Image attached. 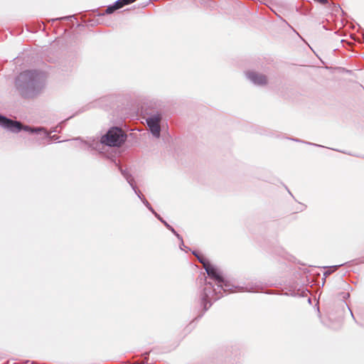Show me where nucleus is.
I'll list each match as a JSON object with an SVG mask.
<instances>
[{
  "mask_svg": "<svg viewBox=\"0 0 364 364\" xmlns=\"http://www.w3.org/2000/svg\"><path fill=\"white\" fill-rule=\"evenodd\" d=\"M44 84L43 73L36 70H26L17 76L15 87L21 97L30 98L40 92Z\"/></svg>",
  "mask_w": 364,
  "mask_h": 364,
  "instance_id": "1",
  "label": "nucleus"
},
{
  "mask_svg": "<svg viewBox=\"0 0 364 364\" xmlns=\"http://www.w3.org/2000/svg\"><path fill=\"white\" fill-rule=\"evenodd\" d=\"M203 267L209 277L213 278L219 283H222L223 282V277L220 274L214 266L210 264V262L206 264V265H205Z\"/></svg>",
  "mask_w": 364,
  "mask_h": 364,
  "instance_id": "6",
  "label": "nucleus"
},
{
  "mask_svg": "<svg viewBox=\"0 0 364 364\" xmlns=\"http://www.w3.org/2000/svg\"><path fill=\"white\" fill-rule=\"evenodd\" d=\"M0 125L4 128H6L11 132H18L22 129L27 132H31L32 133H38L43 134L45 136H48V133L43 128H31L29 127H22L21 123L18 122H14L13 120L9 119L6 117L0 116Z\"/></svg>",
  "mask_w": 364,
  "mask_h": 364,
  "instance_id": "2",
  "label": "nucleus"
},
{
  "mask_svg": "<svg viewBox=\"0 0 364 364\" xmlns=\"http://www.w3.org/2000/svg\"><path fill=\"white\" fill-rule=\"evenodd\" d=\"M247 76L252 82L257 85H265L268 82L267 77L262 73L250 71L247 73Z\"/></svg>",
  "mask_w": 364,
  "mask_h": 364,
  "instance_id": "5",
  "label": "nucleus"
},
{
  "mask_svg": "<svg viewBox=\"0 0 364 364\" xmlns=\"http://www.w3.org/2000/svg\"><path fill=\"white\" fill-rule=\"evenodd\" d=\"M122 174L126 178L128 183L130 184L135 193H136V185L134 178L129 175L127 171H122Z\"/></svg>",
  "mask_w": 364,
  "mask_h": 364,
  "instance_id": "8",
  "label": "nucleus"
},
{
  "mask_svg": "<svg viewBox=\"0 0 364 364\" xmlns=\"http://www.w3.org/2000/svg\"><path fill=\"white\" fill-rule=\"evenodd\" d=\"M136 0H118L113 5L109 6L106 9L105 12H106V14H112L114 11H116V10H117L119 9H121L124 5L129 4L131 3L134 2Z\"/></svg>",
  "mask_w": 364,
  "mask_h": 364,
  "instance_id": "7",
  "label": "nucleus"
},
{
  "mask_svg": "<svg viewBox=\"0 0 364 364\" xmlns=\"http://www.w3.org/2000/svg\"><path fill=\"white\" fill-rule=\"evenodd\" d=\"M161 117L158 113L151 116L150 117L146 118V122L150 131L156 137H159L160 135L161 128L159 122H161Z\"/></svg>",
  "mask_w": 364,
  "mask_h": 364,
  "instance_id": "4",
  "label": "nucleus"
},
{
  "mask_svg": "<svg viewBox=\"0 0 364 364\" xmlns=\"http://www.w3.org/2000/svg\"><path fill=\"white\" fill-rule=\"evenodd\" d=\"M124 140L125 137L122 130L119 128H112L102 137L100 143L109 146H118Z\"/></svg>",
  "mask_w": 364,
  "mask_h": 364,
  "instance_id": "3",
  "label": "nucleus"
},
{
  "mask_svg": "<svg viewBox=\"0 0 364 364\" xmlns=\"http://www.w3.org/2000/svg\"><path fill=\"white\" fill-rule=\"evenodd\" d=\"M194 255L198 258L199 262L203 264V267L206 265V264L209 263V260L202 254L193 252Z\"/></svg>",
  "mask_w": 364,
  "mask_h": 364,
  "instance_id": "9",
  "label": "nucleus"
}]
</instances>
